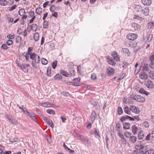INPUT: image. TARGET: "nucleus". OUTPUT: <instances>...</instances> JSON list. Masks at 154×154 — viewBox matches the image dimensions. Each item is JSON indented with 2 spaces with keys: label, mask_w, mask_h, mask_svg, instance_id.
I'll return each instance as SVG.
<instances>
[{
  "label": "nucleus",
  "mask_w": 154,
  "mask_h": 154,
  "mask_svg": "<svg viewBox=\"0 0 154 154\" xmlns=\"http://www.w3.org/2000/svg\"><path fill=\"white\" fill-rule=\"evenodd\" d=\"M136 149L139 150V152L141 154H146L148 152L146 147L145 146H142L141 145H137L135 146Z\"/></svg>",
  "instance_id": "1"
},
{
  "label": "nucleus",
  "mask_w": 154,
  "mask_h": 154,
  "mask_svg": "<svg viewBox=\"0 0 154 154\" xmlns=\"http://www.w3.org/2000/svg\"><path fill=\"white\" fill-rule=\"evenodd\" d=\"M30 58L35 63H38L40 61L39 56L34 53H33L30 56Z\"/></svg>",
  "instance_id": "2"
},
{
  "label": "nucleus",
  "mask_w": 154,
  "mask_h": 154,
  "mask_svg": "<svg viewBox=\"0 0 154 154\" xmlns=\"http://www.w3.org/2000/svg\"><path fill=\"white\" fill-rule=\"evenodd\" d=\"M131 98L133 99L140 103L143 102L145 101V98L140 95H135L131 97Z\"/></svg>",
  "instance_id": "3"
},
{
  "label": "nucleus",
  "mask_w": 154,
  "mask_h": 154,
  "mask_svg": "<svg viewBox=\"0 0 154 154\" xmlns=\"http://www.w3.org/2000/svg\"><path fill=\"white\" fill-rule=\"evenodd\" d=\"M81 80L80 78H76L72 80L73 82H72V85L76 86H80L82 85H84L83 83H81L80 82Z\"/></svg>",
  "instance_id": "4"
},
{
  "label": "nucleus",
  "mask_w": 154,
  "mask_h": 154,
  "mask_svg": "<svg viewBox=\"0 0 154 154\" xmlns=\"http://www.w3.org/2000/svg\"><path fill=\"white\" fill-rule=\"evenodd\" d=\"M142 79L146 80L144 82L145 85L146 87L149 88H152L153 84L150 80L147 79V78H141Z\"/></svg>",
  "instance_id": "5"
},
{
  "label": "nucleus",
  "mask_w": 154,
  "mask_h": 154,
  "mask_svg": "<svg viewBox=\"0 0 154 154\" xmlns=\"http://www.w3.org/2000/svg\"><path fill=\"white\" fill-rule=\"evenodd\" d=\"M149 68V65L147 63H145L144 64V66L143 68V72H141L140 75V76H146V77H147L148 75L147 74L145 73L144 72L146 71H147Z\"/></svg>",
  "instance_id": "6"
},
{
  "label": "nucleus",
  "mask_w": 154,
  "mask_h": 154,
  "mask_svg": "<svg viewBox=\"0 0 154 154\" xmlns=\"http://www.w3.org/2000/svg\"><path fill=\"white\" fill-rule=\"evenodd\" d=\"M90 134H94L95 136L98 137L99 138H101V136L100 134V131L98 129L96 128H94L91 130Z\"/></svg>",
  "instance_id": "7"
},
{
  "label": "nucleus",
  "mask_w": 154,
  "mask_h": 154,
  "mask_svg": "<svg viewBox=\"0 0 154 154\" xmlns=\"http://www.w3.org/2000/svg\"><path fill=\"white\" fill-rule=\"evenodd\" d=\"M126 37L130 40H134L137 38V35L136 34L129 33L127 35Z\"/></svg>",
  "instance_id": "8"
},
{
  "label": "nucleus",
  "mask_w": 154,
  "mask_h": 154,
  "mask_svg": "<svg viewBox=\"0 0 154 154\" xmlns=\"http://www.w3.org/2000/svg\"><path fill=\"white\" fill-rule=\"evenodd\" d=\"M143 7H142L141 5H134V11L137 13L142 12Z\"/></svg>",
  "instance_id": "9"
},
{
  "label": "nucleus",
  "mask_w": 154,
  "mask_h": 154,
  "mask_svg": "<svg viewBox=\"0 0 154 154\" xmlns=\"http://www.w3.org/2000/svg\"><path fill=\"white\" fill-rule=\"evenodd\" d=\"M130 110L132 112L136 114H138L140 112V110L139 108L134 105H131L130 107Z\"/></svg>",
  "instance_id": "10"
},
{
  "label": "nucleus",
  "mask_w": 154,
  "mask_h": 154,
  "mask_svg": "<svg viewBox=\"0 0 154 154\" xmlns=\"http://www.w3.org/2000/svg\"><path fill=\"white\" fill-rule=\"evenodd\" d=\"M114 69L109 67L106 70V73L108 76H112L114 73Z\"/></svg>",
  "instance_id": "11"
},
{
  "label": "nucleus",
  "mask_w": 154,
  "mask_h": 154,
  "mask_svg": "<svg viewBox=\"0 0 154 154\" xmlns=\"http://www.w3.org/2000/svg\"><path fill=\"white\" fill-rule=\"evenodd\" d=\"M131 27L134 30H139L140 29V25L135 23H133L131 24Z\"/></svg>",
  "instance_id": "12"
},
{
  "label": "nucleus",
  "mask_w": 154,
  "mask_h": 154,
  "mask_svg": "<svg viewBox=\"0 0 154 154\" xmlns=\"http://www.w3.org/2000/svg\"><path fill=\"white\" fill-rule=\"evenodd\" d=\"M97 114L95 111L93 110L91 114L90 115L89 118L92 123H93L97 117Z\"/></svg>",
  "instance_id": "13"
},
{
  "label": "nucleus",
  "mask_w": 154,
  "mask_h": 154,
  "mask_svg": "<svg viewBox=\"0 0 154 154\" xmlns=\"http://www.w3.org/2000/svg\"><path fill=\"white\" fill-rule=\"evenodd\" d=\"M154 54H152L150 57L149 61H151L149 65L150 68L152 69H153L154 68Z\"/></svg>",
  "instance_id": "14"
},
{
  "label": "nucleus",
  "mask_w": 154,
  "mask_h": 154,
  "mask_svg": "<svg viewBox=\"0 0 154 154\" xmlns=\"http://www.w3.org/2000/svg\"><path fill=\"white\" fill-rule=\"evenodd\" d=\"M29 66V64H27L26 65H18V66H19L20 68L23 70L25 72H28L27 68Z\"/></svg>",
  "instance_id": "15"
},
{
  "label": "nucleus",
  "mask_w": 154,
  "mask_h": 154,
  "mask_svg": "<svg viewBox=\"0 0 154 154\" xmlns=\"http://www.w3.org/2000/svg\"><path fill=\"white\" fill-rule=\"evenodd\" d=\"M112 55L115 60L116 61L119 60L120 58L119 55L117 53L116 51H114L112 52Z\"/></svg>",
  "instance_id": "16"
},
{
  "label": "nucleus",
  "mask_w": 154,
  "mask_h": 154,
  "mask_svg": "<svg viewBox=\"0 0 154 154\" xmlns=\"http://www.w3.org/2000/svg\"><path fill=\"white\" fill-rule=\"evenodd\" d=\"M142 11L141 12L142 14L145 16H148L149 14V10L148 7L145 8H143Z\"/></svg>",
  "instance_id": "17"
},
{
  "label": "nucleus",
  "mask_w": 154,
  "mask_h": 154,
  "mask_svg": "<svg viewBox=\"0 0 154 154\" xmlns=\"http://www.w3.org/2000/svg\"><path fill=\"white\" fill-rule=\"evenodd\" d=\"M7 118L9 120V122L11 123L12 124H15L17 122V121L16 119L14 118H13L11 116H7Z\"/></svg>",
  "instance_id": "18"
},
{
  "label": "nucleus",
  "mask_w": 154,
  "mask_h": 154,
  "mask_svg": "<svg viewBox=\"0 0 154 154\" xmlns=\"http://www.w3.org/2000/svg\"><path fill=\"white\" fill-rule=\"evenodd\" d=\"M126 46L129 47H135L136 45L135 43L133 42H130L129 41H127L126 42V43L125 44Z\"/></svg>",
  "instance_id": "19"
},
{
  "label": "nucleus",
  "mask_w": 154,
  "mask_h": 154,
  "mask_svg": "<svg viewBox=\"0 0 154 154\" xmlns=\"http://www.w3.org/2000/svg\"><path fill=\"white\" fill-rule=\"evenodd\" d=\"M18 14L20 16L22 17L23 16H27L26 15H25L26 12L24 9L23 8L20 9L18 11Z\"/></svg>",
  "instance_id": "20"
},
{
  "label": "nucleus",
  "mask_w": 154,
  "mask_h": 154,
  "mask_svg": "<svg viewBox=\"0 0 154 154\" xmlns=\"http://www.w3.org/2000/svg\"><path fill=\"white\" fill-rule=\"evenodd\" d=\"M142 3L145 5H149L152 2L151 0H142Z\"/></svg>",
  "instance_id": "21"
},
{
  "label": "nucleus",
  "mask_w": 154,
  "mask_h": 154,
  "mask_svg": "<svg viewBox=\"0 0 154 154\" xmlns=\"http://www.w3.org/2000/svg\"><path fill=\"white\" fill-rule=\"evenodd\" d=\"M107 60L108 63L110 65L113 66H115L116 64V62L113 61L112 59H110L109 58H107Z\"/></svg>",
  "instance_id": "22"
},
{
  "label": "nucleus",
  "mask_w": 154,
  "mask_h": 154,
  "mask_svg": "<svg viewBox=\"0 0 154 154\" xmlns=\"http://www.w3.org/2000/svg\"><path fill=\"white\" fill-rule=\"evenodd\" d=\"M40 105L44 107H49L51 106V104L48 102L41 103Z\"/></svg>",
  "instance_id": "23"
},
{
  "label": "nucleus",
  "mask_w": 154,
  "mask_h": 154,
  "mask_svg": "<svg viewBox=\"0 0 154 154\" xmlns=\"http://www.w3.org/2000/svg\"><path fill=\"white\" fill-rule=\"evenodd\" d=\"M144 137V134L142 131H140L138 135V138L139 140L142 139Z\"/></svg>",
  "instance_id": "24"
},
{
  "label": "nucleus",
  "mask_w": 154,
  "mask_h": 154,
  "mask_svg": "<svg viewBox=\"0 0 154 154\" xmlns=\"http://www.w3.org/2000/svg\"><path fill=\"white\" fill-rule=\"evenodd\" d=\"M132 131L134 135L137 133L138 128L135 125H133L131 127Z\"/></svg>",
  "instance_id": "25"
},
{
  "label": "nucleus",
  "mask_w": 154,
  "mask_h": 154,
  "mask_svg": "<svg viewBox=\"0 0 154 154\" xmlns=\"http://www.w3.org/2000/svg\"><path fill=\"white\" fill-rule=\"evenodd\" d=\"M37 26L35 23L33 24L31 26V30L34 32H35L37 30Z\"/></svg>",
  "instance_id": "26"
},
{
  "label": "nucleus",
  "mask_w": 154,
  "mask_h": 154,
  "mask_svg": "<svg viewBox=\"0 0 154 154\" xmlns=\"http://www.w3.org/2000/svg\"><path fill=\"white\" fill-rule=\"evenodd\" d=\"M26 114L32 120L34 121L35 120V116H34V114H30V113L28 111H26Z\"/></svg>",
  "instance_id": "27"
},
{
  "label": "nucleus",
  "mask_w": 154,
  "mask_h": 154,
  "mask_svg": "<svg viewBox=\"0 0 154 154\" xmlns=\"http://www.w3.org/2000/svg\"><path fill=\"white\" fill-rule=\"evenodd\" d=\"M123 129H128L130 128V124L129 123L125 122L123 124Z\"/></svg>",
  "instance_id": "28"
},
{
  "label": "nucleus",
  "mask_w": 154,
  "mask_h": 154,
  "mask_svg": "<svg viewBox=\"0 0 154 154\" xmlns=\"http://www.w3.org/2000/svg\"><path fill=\"white\" fill-rule=\"evenodd\" d=\"M121 51L122 53H124L127 54L128 56H129V54H130V52L129 50V49L127 48H123Z\"/></svg>",
  "instance_id": "29"
},
{
  "label": "nucleus",
  "mask_w": 154,
  "mask_h": 154,
  "mask_svg": "<svg viewBox=\"0 0 154 154\" xmlns=\"http://www.w3.org/2000/svg\"><path fill=\"white\" fill-rule=\"evenodd\" d=\"M60 73L63 76L68 77L69 75V74L66 71L61 69L60 70Z\"/></svg>",
  "instance_id": "30"
},
{
  "label": "nucleus",
  "mask_w": 154,
  "mask_h": 154,
  "mask_svg": "<svg viewBox=\"0 0 154 154\" xmlns=\"http://www.w3.org/2000/svg\"><path fill=\"white\" fill-rule=\"evenodd\" d=\"M139 92L142 94H144L146 95L149 94V93L143 88H141L139 91Z\"/></svg>",
  "instance_id": "31"
},
{
  "label": "nucleus",
  "mask_w": 154,
  "mask_h": 154,
  "mask_svg": "<svg viewBox=\"0 0 154 154\" xmlns=\"http://www.w3.org/2000/svg\"><path fill=\"white\" fill-rule=\"evenodd\" d=\"M130 141L132 143H134L136 141L137 137L134 136H132L130 137Z\"/></svg>",
  "instance_id": "32"
},
{
  "label": "nucleus",
  "mask_w": 154,
  "mask_h": 154,
  "mask_svg": "<svg viewBox=\"0 0 154 154\" xmlns=\"http://www.w3.org/2000/svg\"><path fill=\"white\" fill-rule=\"evenodd\" d=\"M154 131H153L152 132H154ZM153 132L152 134L149 133V134L146 138V140H149L152 138L153 137Z\"/></svg>",
  "instance_id": "33"
},
{
  "label": "nucleus",
  "mask_w": 154,
  "mask_h": 154,
  "mask_svg": "<svg viewBox=\"0 0 154 154\" xmlns=\"http://www.w3.org/2000/svg\"><path fill=\"white\" fill-rule=\"evenodd\" d=\"M124 111L126 114L128 115H130L131 112L129 107L128 106H126L124 109Z\"/></svg>",
  "instance_id": "34"
},
{
  "label": "nucleus",
  "mask_w": 154,
  "mask_h": 154,
  "mask_svg": "<svg viewBox=\"0 0 154 154\" xmlns=\"http://www.w3.org/2000/svg\"><path fill=\"white\" fill-rule=\"evenodd\" d=\"M42 12V8H41L39 7L36 9L35 13L37 14L40 15Z\"/></svg>",
  "instance_id": "35"
},
{
  "label": "nucleus",
  "mask_w": 154,
  "mask_h": 154,
  "mask_svg": "<svg viewBox=\"0 0 154 154\" xmlns=\"http://www.w3.org/2000/svg\"><path fill=\"white\" fill-rule=\"evenodd\" d=\"M133 19L135 20H137L140 21L143 20V18L142 17H140L139 15H134Z\"/></svg>",
  "instance_id": "36"
},
{
  "label": "nucleus",
  "mask_w": 154,
  "mask_h": 154,
  "mask_svg": "<svg viewBox=\"0 0 154 154\" xmlns=\"http://www.w3.org/2000/svg\"><path fill=\"white\" fill-rule=\"evenodd\" d=\"M39 34L38 32H36L34 34V35H33V38H34V39L35 41H37L38 40V39H39Z\"/></svg>",
  "instance_id": "37"
},
{
  "label": "nucleus",
  "mask_w": 154,
  "mask_h": 154,
  "mask_svg": "<svg viewBox=\"0 0 154 154\" xmlns=\"http://www.w3.org/2000/svg\"><path fill=\"white\" fill-rule=\"evenodd\" d=\"M138 65V63H136L135 65V67H136L135 70L134 71V73L135 74H137L138 72H139L140 70V68L139 67H137V66Z\"/></svg>",
  "instance_id": "38"
},
{
  "label": "nucleus",
  "mask_w": 154,
  "mask_h": 154,
  "mask_svg": "<svg viewBox=\"0 0 154 154\" xmlns=\"http://www.w3.org/2000/svg\"><path fill=\"white\" fill-rule=\"evenodd\" d=\"M8 2L6 0H0V4L2 6H5L7 5Z\"/></svg>",
  "instance_id": "39"
},
{
  "label": "nucleus",
  "mask_w": 154,
  "mask_h": 154,
  "mask_svg": "<svg viewBox=\"0 0 154 154\" xmlns=\"http://www.w3.org/2000/svg\"><path fill=\"white\" fill-rule=\"evenodd\" d=\"M154 23L153 22H150L148 23L147 25V27L149 29H150L153 26Z\"/></svg>",
  "instance_id": "40"
},
{
  "label": "nucleus",
  "mask_w": 154,
  "mask_h": 154,
  "mask_svg": "<svg viewBox=\"0 0 154 154\" xmlns=\"http://www.w3.org/2000/svg\"><path fill=\"white\" fill-rule=\"evenodd\" d=\"M27 16H23L22 17L21 19L20 20V23L22 25H23L24 23V19H26L27 17Z\"/></svg>",
  "instance_id": "41"
},
{
  "label": "nucleus",
  "mask_w": 154,
  "mask_h": 154,
  "mask_svg": "<svg viewBox=\"0 0 154 154\" xmlns=\"http://www.w3.org/2000/svg\"><path fill=\"white\" fill-rule=\"evenodd\" d=\"M46 112H47V113L50 114H52L53 115L55 114V112L54 110L52 109H47L46 111Z\"/></svg>",
  "instance_id": "42"
},
{
  "label": "nucleus",
  "mask_w": 154,
  "mask_h": 154,
  "mask_svg": "<svg viewBox=\"0 0 154 154\" xmlns=\"http://www.w3.org/2000/svg\"><path fill=\"white\" fill-rule=\"evenodd\" d=\"M34 12L32 11H30L29 13V18L33 17H35L34 15Z\"/></svg>",
  "instance_id": "43"
},
{
  "label": "nucleus",
  "mask_w": 154,
  "mask_h": 154,
  "mask_svg": "<svg viewBox=\"0 0 154 154\" xmlns=\"http://www.w3.org/2000/svg\"><path fill=\"white\" fill-rule=\"evenodd\" d=\"M128 116H126L122 117L120 118V120L122 122H123L125 121L127 119H128V117H127Z\"/></svg>",
  "instance_id": "44"
},
{
  "label": "nucleus",
  "mask_w": 154,
  "mask_h": 154,
  "mask_svg": "<svg viewBox=\"0 0 154 154\" xmlns=\"http://www.w3.org/2000/svg\"><path fill=\"white\" fill-rule=\"evenodd\" d=\"M43 28L47 29L48 28V22L47 21H44L43 23Z\"/></svg>",
  "instance_id": "45"
},
{
  "label": "nucleus",
  "mask_w": 154,
  "mask_h": 154,
  "mask_svg": "<svg viewBox=\"0 0 154 154\" xmlns=\"http://www.w3.org/2000/svg\"><path fill=\"white\" fill-rule=\"evenodd\" d=\"M57 61L55 60L54 61L53 63H51V66L52 67V68L53 69H55L57 65Z\"/></svg>",
  "instance_id": "46"
},
{
  "label": "nucleus",
  "mask_w": 154,
  "mask_h": 154,
  "mask_svg": "<svg viewBox=\"0 0 154 154\" xmlns=\"http://www.w3.org/2000/svg\"><path fill=\"white\" fill-rule=\"evenodd\" d=\"M51 67H49L48 68L47 70V73L48 75L49 76H51L52 75H51Z\"/></svg>",
  "instance_id": "47"
},
{
  "label": "nucleus",
  "mask_w": 154,
  "mask_h": 154,
  "mask_svg": "<svg viewBox=\"0 0 154 154\" xmlns=\"http://www.w3.org/2000/svg\"><path fill=\"white\" fill-rule=\"evenodd\" d=\"M70 75L68 76H73L75 75V71L74 69H71L69 70Z\"/></svg>",
  "instance_id": "48"
},
{
  "label": "nucleus",
  "mask_w": 154,
  "mask_h": 154,
  "mask_svg": "<svg viewBox=\"0 0 154 154\" xmlns=\"http://www.w3.org/2000/svg\"><path fill=\"white\" fill-rule=\"evenodd\" d=\"M41 62L42 64L44 65H46L48 63V61L44 58L42 59Z\"/></svg>",
  "instance_id": "49"
},
{
  "label": "nucleus",
  "mask_w": 154,
  "mask_h": 154,
  "mask_svg": "<svg viewBox=\"0 0 154 154\" xmlns=\"http://www.w3.org/2000/svg\"><path fill=\"white\" fill-rule=\"evenodd\" d=\"M17 106L19 107V108L25 114H26V111H28L25 108L20 106L18 105H17Z\"/></svg>",
  "instance_id": "50"
},
{
  "label": "nucleus",
  "mask_w": 154,
  "mask_h": 154,
  "mask_svg": "<svg viewBox=\"0 0 154 154\" xmlns=\"http://www.w3.org/2000/svg\"><path fill=\"white\" fill-rule=\"evenodd\" d=\"M44 120L48 124L50 122H52L51 120L49 118L45 117L44 119Z\"/></svg>",
  "instance_id": "51"
},
{
  "label": "nucleus",
  "mask_w": 154,
  "mask_h": 154,
  "mask_svg": "<svg viewBox=\"0 0 154 154\" xmlns=\"http://www.w3.org/2000/svg\"><path fill=\"white\" fill-rule=\"evenodd\" d=\"M118 113L119 115H121L122 114L123 110L121 107H119L118 109Z\"/></svg>",
  "instance_id": "52"
},
{
  "label": "nucleus",
  "mask_w": 154,
  "mask_h": 154,
  "mask_svg": "<svg viewBox=\"0 0 154 154\" xmlns=\"http://www.w3.org/2000/svg\"><path fill=\"white\" fill-rule=\"evenodd\" d=\"M121 126V125L120 123L119 122H118L116 125V127L117 128L116 130L117 131H120V128Z\"/></svg>",
  "instance_id": "53"
},
{
  "label": "nucleus",
  "mask_w": 154,
  "mask_h": 154,
  "mask_svg": "<svg viewBox=\"0 0 154 154\" xmlns=\"http://www.w3.org/2000/svg\"><path fill=\"white\" fill-rule=\"evenodd\" d=\"M15 35L14 34L13 35L11 34H9L7 36V37L9 39H12L14 37Z\"/></svg>",
  "instance_id": "54"
},
{
  "label": "nucleus",
  "mask_w": 154,
  "mask_h": 154,
  "mask_svg": "<svg viewBox=\"0 0 154 154\" xmlns=\"http://www.w3.org/2000/svg\"><path fill=\"white\" fill-rule=\"evenodd\" d=\"M21 37L19 36H18L16 38V42L17 43H18L21 41Z\"/></svg>",
  "instance_id": "55"
},
{
  "label": "nucleus",
  "mask_w": 154,
  "mask_h": 154,
  "mask_svg": "<svg viewBox=\"0 0 154 154\" xmlns=\"http://www.w3.org/2000/svg\"><path fill=\"white\" fill-rule=\"evenodd\" d=\"M33 49V48L32 47H29L28 49V50L27 53L28 54H30V55L32 54L33 53L31 52L32 50Z\"/></svg>",
  "instance_id": "56"
},
{
  "label": "nucleus",
  "mask_w": 154,
  "mask_h": 154,
  "mask_svg": "<svg viewBox=\"0 0 154 154\" xmlns=\"http://www.w3.org/2000/svg\"><path fill=\"white\" fill-rule=\"evenodd\" d=\"M12 43L13 41L11 39L8 40L6 42L7 45L9 46L11 45L12 44Z\"/></svg>",
  "instance_id": "57"
},
{
  "label": "nucleus",
  "mask_w": 154,
  "mask_h": 154,
  "mask_svg": "<svg viewBox=\"0 0 154 154\" xmlns=\"http://www.w3.org/2000/svg\"><path fill=\"white\" fill-rule=\"evenodd\" d=\"M60 94L66 97H68V95H69V94L68 93L65 92H62Z\"/></svg>",
  "instance_id": "58"
},
{
  "label": "nucleus",
  "mask_w": 154,
  "mask_h": 154,
  "mask_svg": "<svg viewBox=\"0 0 154 154\" xmlns=\"http://www.w3.org/2000/svg\"><path fill=\"white\" fill-rule=\"evenodd\" d=\"M91 103L93 104L94 106H97V101H95L93 100H91L90 101Z\"/></svg>",
  "instance_id": "59"
},
{
  "label": "nucleus",
  "mask_w": 154,
  "mask_h": 154,
  "mask_svg": "<svg viewBox=\"0 0 154 154\" xmlns=\"http://www.w3.org/2000/svg\"><path fill=\"white\" fill-rule=\"evenodd\" d=\"M119 136L122 139H124V140L126 141V140L124 138V135L121 134L120 132L119 133Z\"/></svg>",
  "instance_id": "60"
},
{
  "label": "nucleus",
  "mask_w": 154,
  "mask_h": 154,
  "mask_svg": "<svg viewBox=\"0 0 154 154\" xmlns=\"http://www.w3.org/2000/svg\"><path fill=\"white\" fill-rule=\"evenodd\" d=\"M18 139L17 138H11L10 139V141L11 142L13 143L17 141Z\"/></svg>",
  "instance_id": "61"
},
{
  "label": "nucleus",
  "mask_w": 154,
  "mask_h": 154,
  "mask_svg": "<svg viewBox=\"0 0 154 154\" xmlns=\"http://www.w3.org/2000/svg\"><path fill=\"white\" fill-rule=\"evenodd\" d=\"M81 66L80 65H78L77 67V70L78 73H80L81 71Z\"/></svg>",
  "instance_id": "62"
},
{
  "label": "nucleus",
  "mask_w": 154,
  "mask_h": 154,
  "mask_svg": "<svg viewBox=\"0 0 154 154\" xmlns=\"http://www.w3.org/2000/svg\"><path fill=\"white\" fill-rule=\"evenodd\" d=\"M30 56V54H28L27 53H26V55L24 56L25 57L26 60L27 61H28L29 60V57Z\"/></svg>",
  "instance_id": "63"
},
{
  "label": "nucleus",
  "mask_w": 154,
  "mask_h": 154,
  "mask_svg": "<svg viewBox=\"0 0 154 154\" xmlns=\"http://www.w3.org/2000/svg\"><path fill=\"white\" fill-rule=\"evenodd\" d=\"M1 48L3 49H7L8 48V47L5 44H4L2 45Z\"/></svg>",
  "instance_id": "64"
}]
</instances>
